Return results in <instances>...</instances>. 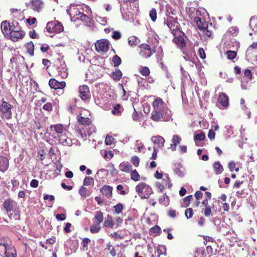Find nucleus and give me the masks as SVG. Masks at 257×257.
<instances>
[{"label": "nucleus", "mask_w": 257, "mask_h": 257, "mask_svg": "<svg viewBox=\"0 0 257 257\" xmlns=\"http://www.w3.org/2000/svg\"><path fill=\"white\" fill-rule=\"evenodd\" d=\"M154 110L151 117L156 121H168L171 118V111L161 98L156 99L153 103Z\"/></svg>", "instance_id": "1"}, {"label": "nucleus", "mask_w": 257, "mask_h": 257, "mask_svg": "<svg viewBox=\"0 0 257 257\" xmlns=\"http://www.w3.org/2000/svg\"><path fill=\"white\" fill-rule=\"evenodd\" d=\"M149 44H143L140 46V55L143 58L150 57L155 52L158 41L156 38L149 37L147 41Z\"/></svg>", "instance_id": "2"}, {"label": "nucleus", "mask_w": 257, "mask_h": 257, "mask_svg": "<svg viewBox=\"0 0 257 257\" xmlns=\"http://www.w3.org/2000/svg\"><path fill=\"white\" fill-rule=\"evenodd\" d=\"M136 191L142 199L148 198L153 193L152 188L143 182L140 183L136 187Z\"/></svg>", "instance_id": "3"}, {"label": "nucleus", "mask_w": 257, "mask_h": 257, "mask_svg": "<svg viewBox=\"0 0 257 257\" xmlns=\"http://www.w3.org/2000/svg\"><path fill=\"white\" fill-rule=\"evenodd\" d=\"M25 32L23 31L19 24H17L16 26L13 28V32L8 36L7 38L12 40L14 42H17L20 39H22L25 35Z\"/></svg>", "instance_id": "4"}, {"label": "nucleus", "mask_w": 257, "mask_h": 257, "mask_svg": "<svg viewBox=\"0 0 257 257\" xmlns=\"http://www.w3.org/2000/svg\"><path fill=\"white\" fill-rule=\"evenodd\" d=\"M19 23L17 21H13L10 23L7 21H4L1 23V29L4 36L8 38V36L13 32L14 26H16Z\"/></svg>", "instance_id": "5"}, {"label": "nucleus", "mask_w": 257, "mask_h": 257, "mask_svg": "<svg viewBox=\"0 0 257 257\" xmlns=\"http://www.w3.org/2000/svg\"><path fill=\"white\" fill-rule=\"evenodd\" d=\"M46 29L50 33H59L63 30V27L59 22L54 21L47 23Z\"/></svg>", "instance_id": "6"}, {"label": "nucleus", "mask_w": 257, "mask_h": 257, "mask_svg": "<svg viewBox=\"0 0 257 257\" xmlns=\"http://www.w3.org/2000/svg\"><path fill=\"white\" fill-rule=\"evenodd\" d=\"M49 134L53 138L56 139L58 136L67 133V130L61 124H52L50 126Z\"/></svg>", "instance_id": "7"}, {"label": "nucleus", "mask_w": 257, "mask_h": 257, "mask_svg": "<svg viewBox=\"0 0 257 257\" xmlns=\"http://www.w3.org/2000/svg\"><path fill=\"white\" fill-rule=\"evenodd\" d=\"M12 106L6 101H3L0 105V112L2 117L7 119H10L12 117Z\"/></svg>", "instance_id": "8"}, {"label": "nucleus", "mask_w": 257, "mask_h": 257, "mask_svg": "<svg viewBox=\"0 0 257 257\" xmlns=\"http://www.w3.org/2000/svg\"><path fill=\"white\" fill-rule=\"evenodd\" d=\"M175 37L173 39V42L179 48H183L186 46V36L184 33L181 31H177V33L173 34Z\"/></svg>", "instance_id": "9"}, {"label": "nucleus", "mask_w": 257, "mask_h": 257, "mask_svg": "<svg viewBox=\"0 0 257 257\" xmlns=\"http://www.w3.org/2000/svg\"><path fill=\"white\" fill-rule=\"evenodd\" d=\"M81 10L83 11L80 7L75 6V5H71L69 8L67 10V13L69 15L71 20L75 17H79L82 14V12Z\"/></svg>", "instance_id": "10"}, {"label": "nucleus", "mask_w": 257, "mask_h": 257, "mask_svg": "<svg viewBox=\"0 0 257 257\" xmlns=\"http://www.w3.org/2000/svg\"><path fill=\"white\" fill-rule=\"evenodd\" d=\"M245 56L248 61L254 58L257 62V42L253 43L247 48Z\"/></svg>", "instance_id": "11"}, {"label": "nucleus", "mask_w": 257, "mask_h": 257, "mask_svg": "<svg viewBox=\"0 0 257 257\" xmlns=\"http://www.w3.org/2000/svg\"><path fill=\"white\" fill-rule=\"evenodd\" d=\"M164 25H166L167 27L171 31L173 35L177 33V31H180L178 30V23L172 18H169L166 21H165Z\"/></svg>", "instance_id": "12"}, {"label": "nucleus", "mask_w": 257, "mask_h": 257, "mask_svg": "<svg viewBox=\"0 0 257 257\" xmlns=\"http://www.w3.org/2000/svg\"><path fill=\"white\" fill-rule=\"evenodd\" d=\"M79 96L83 101L90 99V91L89 87L86 85L80 86L79 88Z\"/></svg>", "instance_id": "13"}, {"label": "nucleus", "mask_w": 257, "mask_h": 257, "mask_svg": "<svg viewBox=\"0 0 257 257\" xmlns=\"http://www.w3.org/2000/svg\"><path fill=\"white\" fill-rule=\"evenodd\" d=\"M69 134L67 131V133H63L61 135L58 136L57 139L59 143L63 146H70L72 144L71 139L68 137Z\"/></svg>", "instance_id": "14"}, {"label": "nucleus", "mask_w": 257, "mask_h": 257, "mask_svg": "<svg viewBox=\"0 0 257 257\" xmlns=\"http://www.w3.org/2000/svg\"><path fill=\"white\" fill-rule=\"evenodd\" d=\"M17 205L15 201L10 199H7L5 200L3 203V207L7 213L11 212L13 210V208Z\"/></svg>", "instance_id": "15"}, {"label": "nucleus", "mask_w": 257, "mask_h": 257, "mask_svg": "<svg viewBox=\"0 0 257 257\" xmlns=\"http://www.w3.org/2000/svg\"><path fill=\"white\" fill-rule=\"evenodd\" d=\"M17 251L13 245L9 244L5 248V257H17Z\"/></svg>", "instance_id": "16"}, {"label": "nucleus", "mask_w": 257, "mask_h": 257, "mask_svg": "<svg viewBox=\"0 0 257 257\" xmlns=\"http://www.w3.org/2000/svg\"><path fill=\"white\" fill-rule=\"evenodd\" d=\"M49 86L52 88L55 89H63L66 86V83L64 81L59 82L55 79H51L49 82Z\"/></svg>", "instance_id": "17"}, {"label": "nucleus", "mask_w": 257, "mask_h": 257, "mask_svg": "<svg viewBox=\"0 0 257 257\" xmlns=\"http://www.w3.org/2000/svg\"><path fill=\"white\" fill-rule=\"evenodd\" d=\"M151 141L157 146L156 148L162 149L164 146L165 139L160 136H153Z\"/></svg>", "instance_id": "18"}, {"label": "nucleus", "mask_w": 257, "mask_h": 257, "mask_svg": "<svg viewBox=\"0 0 257 257\" xmlns=\"http://www.w3.org/2000/svg\"><path fill=\"white\" fill-rule=\"evenodd\" d=\"M174 172L180 177H183L186 173L185 168L180 163L175 164L174 168Z\"/></svg>", "instance_id": "19"}, {"label": "nucleus", "mask_w": 257, "mask_h": 257, "mask_svg": "<svg viewBox=\"0 0 257 257\" xmlns=\"http://www.w3.org/2000/svg\"><path fill=\"white\" fill-rule=\"evenodd\" d=\"M58 74L63 78H65L68 76L67 69L65 63H61L57 68Z\"/></svg>", "instance_id": "20"}, {"label": "nucleus", "mask_w": 257, "mask_h": 257, "mask_svg": "<svg viewBox=\"0 0 257 257\" xmlns=\"http://www.w3.org/2000/svg\"><path fill=\"white\" fill-rule=\"evenodd\" d=\"M218 101L222 105L224 108H226L228 105V97L224 93H221L218 96Z\"/></svg>", "instance_id": "21"}, {"label": "nucleus", "mask_w": 257, "mask_h": 257, "mask_svg": "<svg viewBox=\"0 0 257 257\" xmlns=\"http://www.w3.org/2000/svg\"><path fill=\"white\" fill-rule=\"evenodd\" d=\"M9 167V160L3 156H0V171L4 172Z\"/></svg>", "instance_id": "22"}, {"label": "nucleus", "mask_w": 257, "mask_h": 257, "mask_svg": "<svg viewBox=\"0 0 257 257\" xmlns=\"http://www.w3.org/2000/svg\"><path fill=\"white\" fill-rule=\"evenodd\" d=\"M109 42L107 40H103L97 42L96 47L99 48L100 50L106 52L108 49Z\"/></svg>", "instance_id": "23"}, {"label": "nucleus", "mask_w": 257, "mask_h": 257, "mask_svg": "<svg viewBox=\"0 0 257 257\" xmlns=\"http://www.w3.org/2000/svg\"><path fill=\"white\" fill-rule=\"evenodd\" d=\"M32 9L34 11L39 12L43 7V3L41 0H32Z\"/></svg>", "instance_id": "24"}, {"label": "nucleus", "mask_w": 257, "mask_h": 257, "mask_svg": "<svg viewBox=\"0 0 257 257\" xmlns=\"http://www.w3.org/2000/svg\"><path fill=\"white\" fill-rule=\"evenodd\" d=\"M100 192L103 195L106 196L107 197H110L112 196V188L108 185L104 186L100 189Z\"/></svg>", "instance_id": "25"}, {"label": "nucleus", "mask_w": 257, "mask_h": 257, "mask_svg": "<svg viewBox=\"0 0 257 257\" xmlns=\"http://www.w3.org/2000/svg\"><path fill=\"white\" fill-rule=\"evenodd\" d=\"M119 169L122 172H130L132 170V165L128 162H123L119 165Z\"/></svg>", "instance_id": "26"}, {"label": "nucleus", "mask_w": 257, "mask_h": 257, "mask_svg": "<svg viewBox=\"0 0 257 257\" xmlns=\"http://www.w3.org/2000/svg\"><path fill=\"white\" fill-rule=\"evenodd\" d=\"M194 22L196 23L198 28L200 30H202L205 27H207V24L205 22H202L201 18H199L198 16L194 18Z\"/></svg>", "instance_id": "27"}, {"label": "nucleus", "mask_w": 257, "mask_h": 257, "mask_svg": "<svg viewBox=\"0 0 257 257\" xmlns=\"http://www.w3.org/2000/svg\"><path fill=\"white\" fill-rule=\"evenodd\" d=\"M114 225V223L112 221V217L109 215H107L106 217H105L103 226L104 227H109L111 228H113Z\"/></svg>", "instance_id": "28"}, {"label": "nucleus", "mask_w": 257, "mask_h": 257, "mask_svg": "<svg viewBox=\"0 0 257 257\" xmlns=\"http://www.w3.org/2000/svg\"><path fill=\"white\" fill-rule=\"evenodd\" d=\"M77 119L80 123L85 126V127L90 125V124L91 123V120L88 118L78 116Z\"/></svg>", "instance_id": "29"}, {"label": "nucleus", "mask_w": 257, "mask_h": 257, "mask_svg": "<svg viewBox=\"0 0 257 257\" xmlns=\"http://www.w3.org/2000/svg\"><path fill=\"white\" fill-rule=\"evenodd\" d=\"M249 26L251 30L257 33V17H251L250 19Z\"/></svg>", "instance_id": "30"}, {"label": "nucleus", "mask_w": 257, "mask_h": 257, "mask_svg": "<svg viewBox=\"0 0 257 257\" xmlns=\"http://www.w3.org/2000/svg\"><path fill=\"white\" fill-rule=\"evenodd\" d=\"M213 169L216 174H220L223 171L222 165L218 161L215 162L213 165Z\"/></svg>", "instance_id": "31"}, {"label": "nucleus", "mask_w": 257, "mask_h": 257, "mask_svg": "<svg viewBox=\"0 0 257 257\" xmlns=\"http://www.w3.org/2000/svg\"><path fill=\"white\" fill-rule=\"evenodd\" d=\"M104 216L103 214L100 211H98L95 212L93 219L96 220V223L100 224L103 221Z\"/></svg>", "instance_id": "32"}, {"label": "nucleus", "mask_w": 257, "mask_h": 257, "mask_svg": "<svg viewBox=\"0 0 257 257\" xmlns=\"http://www.w3.org/2000/svg\"><path fill=\"white\" fill-rule=\"evenodd\" d=\"M77 20H80L83 21L86 25L89 24L91 22V20L89 17L88 16L84 14L83 13L82 14H81V16L79 17H76V19L74 20V21H75Z\"/></svg>", "instance_id": "33"}, {"label": "nucleus", "mask_w": 257, "mask_h": 257, "mask_svg": "<svg viewBox=\"0 0 257 257\" xmlns=\"http://www.w3.org/2000/svg\"><path fill=\"white\" fill-rule=\"evenodd\" d=\"M124 11H123V9H122V11L120 10L122 15V19L125 21H127L130 19V18L132 17L131 12L129 11V9H127V12L125 11L126 7H124Z\"/></svg>", "instance_id": "34"}, {"label": "nucleus", "mask_w": 257, "mask_h": 257, "mask_svg": "<svg viewBox=\"0 0 257 257\" xmlns=\"http://www.w3.org/2000/svg\"><path fill=\"white\" fill-rule=\"evenodd\" d=\"M96 131L95 127L91 123L85 128V134L86 135L90 136Z\"/></svg>", "instance_id": "35"}, {"label": "nucleus", "mask_w": 257, "mask_h": 257, "mask_svg": "<svg viewBox=\"0 0 257 257\" xmlns=\"http://www.w3.org/2000/svg\"><path fill=\"white\" fill-rule=\"evenodd\" d=\"M136 2H138V0H122L120 4V10L122 11V9H123V11H124V7H126L128 4L131 5L132 3H135Z\"/></svg>", "instance_id": "36"}, {"label": "nucleus", "mask_w": 257, "mask_h": 257, "mask_svg": "<svg viewBox=\"0 0 257 257\" xmlns=\"http://www.w3.org/2000/svg\"><path fill=\"white\" fill-rule=\"evenodd\" d=\"M128 44L131 46H136L140 42L139 39L135 36H131L128 38Z\"/></svg>", "instance_id": "37"}, {"label": "nucleus", "mask_w": 257, "mask_h": 257, "mask_svg": "<svg viewBox=\"0 0 257 257\" xmlns=\"http://www.w3.org/2000/svg\"><path fill=\"white\" fill-rule=\"evenodd\" d=\"M79 193L81 197H86L90 195V193L89 192L88 189L83 187L81 186L79 190Z\"/></svg>", "instance_id": "38"}, {"label": "nucleus", "mask_w": 257, "mask_h": 257, "mask_svg": "<svg viewBox=\"0 0 257 257\" xmlns=\"http://www.w3.org/2000/svg\"><path fill=\"white\" fill-rule=\"evenodd\" d=\"M101 226L100 224L99 223H95L93 224L90 228V231L92 233H96L99 231L100 230Z\"/></svg>", "instance_id": "39"}, {"label": "nucleus", "mask_w": 257, "mask_h": 257, "mask_svg": "<svg viewBox=\"0 0 257 257\" xmlns=\"http://www.w3.org/2000/svg\"><path fill=\"white\" fill-rule=\"evenodd\" d=\"M163 183L164 185L166 186H168L169 188L171 187L172 185L170 183V181L169 180V175L168 174H163L162 176Z\"/></svg>", "instance_id": "40"}, {"label": "nucleus", "mask_w": 257, "mask_h": 257, "mask_svg": "<svg viewBox=\"0 0 257 257\" xmlns=\"http://www.w3.org/2000/svg\"><path fill=\"white\" fill-rule=\"evenodd\" d=\"M140 73L145 76H148L150 74L149 68L146 66H141L140 68Z\"/></svg>", "instance_id": "41"}, {"label": "nucleus", "mask_w": 257, "mask_h": 257, "mask_svg": "<svg viewBox=\"0 0 257 257\" xmlns=\"http://www.w3.org/2000/svg\"><path fill=\"white\" fill-rule=\"evenodd\" d=\"M122 76V73L118 69H116L115 71L112 73L111 74V77L113 78V79L116 80H119Z\"/></svg>", "instance_id": "42"}, {"label": "nucleus", "mask_w": 257, "mask_h": 257, "mask_svg": "<svg viewBox=\"0 0 257 257\" xmlns=\"http://www.w3.org/2000/svg\"><path fill=\"white\" fill-rule=\"evenodd\" d=\"M26 48L27 49L29 54L33 56L34 55V45L32 42H30L26 44Z\"/></svg>", "instance_id": "43"}, {"label": "nucleus", "mask_w": 257, "mask_h": 257, "mask_svg": "<svg viewBox=\"0 0 257 257\" xmlns=\"http://www.w3.org/2000/svg\"><path fill=\"white\" fill-rule=\"evenodd\" d=\"M136 146H137V150L139 152H145V147L140 140H137L136 143Z\"/></svg>", "instance_id": "44"}, {"label": "nucleus", "mask_w": 257, "mask_h": 257, "mask_svg": "<svg viewBox=\"0 0 257 257\" xmlns=\"http://www.w3.org/2000/svg\"><path fill=\"white\" fill-rule=\"evenodd\" d=\"M160 202L161 204H163L164 205L167 206L169 205V198L165 194L163 195V197L160 199Z\"/></svg>", "instance_id": "45"}, {"label": "nucleus", "mask_w": 257, "mask_h": 257, "mask_svg": "<svg viewBox=\"0 0 257 257\" xmlns=\"http://www.w3.org/2000/svg\"><path fill=\"white\" fill-rule=\"evenodd\" d=\"M131 178L135 181H138L140 180V175L136 170L132 171L131 174Z\"/></svg>", "instance_id": "46"}, {"label": "nucleus", "mask_w": 257, "mask_h": 257, "mask_svg": "<svg viewBox=\"0 0 257 257\" xmlns=\"http://www.w3.org/2000/svg\"><path fill=\"white\" fill-rule=\"evenodd\" d=\"M112 61L114 64V67L118 66L121 63V60L120 58L117 55H114L112 58Z\"/></svg>", "instance_id": "47"}, {"label": "nucleus", "mask_w": 257, "mask_h": 257, "mask_svg": "<svg viewBox=\"0 0 257 257\" xmlns=\"http://www.w3.org/2000/svg\"><path fill=\"white\" fill-rule=\"evenodd\" d=\"M205 138V134L201 132L200 133L197 134L194 136L195 141H203Z\"/></svg>", "instance_id": "48"}, {"label": "nucleus", "mask_w": 257, "mask_h": 257, "mask_svg": "<svg viewBox=\"0 0 257 257\" xmlns=\"http://www.w3.org/2000/svg\"><path fill=\"white\" fill-rule=\"evenodd\" d=\"M131 163L136 167H138L140 163V158L138 156H133L131 159Z\"/></svg>", "instance_id": "49"}, {"label": "nucleus", "mask_w": 257, "mask_h": 257, "mask_svg": "<svg viewBox=\"0 0 257 257\" xmlns=\"http://www.w3.org/2000/svg\"><path fill=\"white\" fill-rule=\"evenodd\" d=\"M107 249L110 251V254L112 256L114 257L116 255V250L110 243H107Z\"/></svg>", "instance_id": "50"}, {"label": "nucleus", "mask_w": 257, "mask_h": 257, "mask_svg": "<svg viewBox=\"0 0 257 257\" xmlns=\"http://www.w3.org/2000/svg\"><path fill=\"white\" fill-rule=\"evenodd\" d=\"M226 55L228 59L232 60L236 57V53L234 51H227Z\"/></svg>", "instance_id": "51"}, {"label": "nucleus", "mask_w": 257, "mask_h": 257, "mask_svg": "<svg viewBox=\"0 0 257 257\" xmlns=\"http://www.w3.org/2000/svg\"><path fill=\"white\" fill-rule=\"evenodd\" d=\"M103 157L105 160H108L113 157V154L112 153L111 151H105L104 152Z\"/></svg>", "instance_id": "52"}, {"label": "nucleus", "mask_w": 257, "mask_h": 257, "mask_svg": "<svg viewBox=\"0 0 257 257\" xmlns=\"http://www.w3.org/2000/svg\"><path fill=\"white\" fill-rule=\"evenodd\" d=\"M166 251V246L164 245H159L157 248V253L164 254Z\"/></svg>", "instance_id": "53"}, {"label": "nucleus", "mask_w": 257, "mask_h": 257, "mask_svg": "<svg viewBox=\"0 0 257 257\" xmlns=\"http://www.w3.org/2000/svg\"><path fill=\"white\" fill-rule=\"evenodd\" d=\"M181 141V137L177 135H174L172 139V143L177 145H178L180 143Z\"/></svg>", "instance_id": "54"}, {"label": "nucleus", "mask_w": 257, "mask_h": 257, "mask_svg": "<svg viewBox=\"0 0 257 257\" xmlns=\"http://www.w3.org/2000/svg\"><path fill=\"white\" fill-rule=\"evenodd\" d=\"M113 208L115 212L117 214H119L123 209V205L121 203H119L115 205Z\"/></svg>", "instance_id": "55"}, {"label": "nucleus", "mask_w": 257, "mask_h": 257, "mask_svg": "<svg viewBox=\"0 0 257 257\" xmlns=\"http://www.w3.org/2000/svg\"><path fill=\"white\" fill-rule=\"evenodd\" d=\"M150 17L151 20L155 22L157 19V12L155 9H152L150 12Z\"/></svg>", "instance_id": "56"}, {"label": "nucleus", "mask_w": 257, "mask_h": 257, "mask_svg": "<svg viewBox=\"0 0 257 257\" xmlns=\"http://www.w3.org/2000/svg\"><path fill=\"white\" fill-rule=\"evenodd\" d=\"M193 209L191 208L186 209L185 211V215L187 219L191 218L193 216Z\"/></svg>", "instance_id": "57"}, {"label": "nucleus", "mask_w": 257, "mask_h": 257, "mask_svg": "<svg viewBox=\"0 0 257 257\" xmlns=\"http://www.w3.org/2000/svg\"><path fill=\"white\" fill-rule=\"evenodd\" d=\"M120 105L117 104L116 106L114 107V108L111 110V112L113 114L119 115L120 114L121 111L120 110Z\"/></svg>", "instance_id": "58"}, {"label": "nucleus", "mask_w": 257, "mask_h": 257, "mask_svg": "<svg viewBox=\"0 0 257 257\" xmlns=\"http://www.w3.org/2000/svg\"><path fill=\"white\" fill-rule=\"evenodd\" d=\"M192 198V195H189L184 198L183 203L185 207H187L189 205L190 202Z\"/></svg>", "instance_id": "59"}, {"label": "nucleus", "mask_w": 257, "mask_h": 257, "mask_svg": "<svg viewBox=\"0 0 257 257\" xmlns=\"http://www.w3.org/2000/svg\"><path fill=\"white\" fill-rule=\"evenodd\" d=\"M93 182V179L90 177H85L83 181L84 186H89Z\"/></svg>", "instance_id": "60"}, {"label": "nucleus", "mask_w": 257, "mask_h": 257, "mask_svg": "<svg viewBox=\"0 0 257 257\" xmlns=\"http://www.w3.org/2000/svg\"><path fill=\"white\" fill-rule=\"evenodd\" d=\"M238 30L236 27H230L228 30V32L232 35L236 36L238 34Z\"/></svg>", "instance_id": "61"}, {"label": "nucleus", "mask_w": 257, "mask_h": 257, "mask_svg": "<svg viewBox=\"0 0 257 257\" xmlns=\"http://www.w3.org/2000/svg\"><path fill=\"white\" fill-rule=\"evenodd\" d=\"M121 34L119 31H114L112 33V37L115 40H118L121 38Z\"/></svg>", "instance_id": "62"}, {"label": "nucleus", "mask_w": 257, "mask_h": 257, "mask_svg": "<svg viewBox=\"0 0 257 257\" xmlns=\"http://www.w3.org/2000/svg\"><path fill=\"white\" fill-rule=\"evenodd\" d=\"M43 108L44 110L48 111H51L53 108L52 103H51L50 102L46 103L43 106Z\"/></svg>", "instance_id": "63"}, {"label": "nucleus", "mask_w": 257, "mask_h": 257, "mask_svg": "<svg viewBox=\"0 0 257 257\" xmlns=\"http://www.w3.org/2000/svg\"><path fill=\"white\" fill-rule=\"evenodd\" d=\"M204 214L205 216L208 217L211 214V209L210 206H206L204 209Z\"/></svg>", "instance_id": "64"}]
</instances>
